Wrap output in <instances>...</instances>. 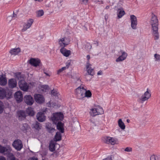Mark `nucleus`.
<instances>
[{"label":"nucleus","instance_id":"5701e85b","mask_svg":"<svg viewBox=\"0 0 160 160\" xmlns=\"http://www.w3.org/2000/svg\"><path fill=\"white\" fill-rule=\"evenodd\" d=\"M7 82V80L3 76H0V84L4 86L5 85Z\"/></svg>","mask_w":160,"mask_h":160},{"label":"nucleus","instance_id":"dca6fc26","mask_svg":"<svg viewBox=\"0 0 160 160\" xmlns=\"http://www.w3.org/2000/svg\"><path fill=\"white\" fill-rule=\"evenodd\" d=\"M60 51L64 56L66 57L69 56L71 54L70 50H67L63 47H62L60 49Z\"/></svg>","mask_w":160,"mask_h":160},{"label":"nucleus","instance_id":"0eeeda50","mask_svg":"<svg viewBox=\"0 0 160 160\" xmlns=\"http://www.w3.org/2000/svg\"><path fill=\"white\" fill-rule=\"evenodd\" d=\"M47 108H46L43 112H38L36 115L37 119L40 122H42L46 119V116L44 115V112L47 111Z\"/></svg>","mask_w":160,"mask_h":160},{"label":"nucleus","instance_id":"13d9d810","mask_svg":"<svg viewBox=\"0 0 160 160\" xmlns=\"http://www.w3.org/2000/svg\"><path fill=\"white\" fill-rule=\"evenodd\" d=\"M102 71L101 70L99 71L97 73L98 75H102Z\"/></svg>","mask_w":160,"mask_h":160},{"label":"nucleus","instance_id":"9d476101","mask_svg":"<svg viewBox=\"0 0 160 160\" xmlns=\"http://www.w3.org/2000/svg\"><path fill=\"white\" fill-rule=\"evenodd\" d=\"M103 140L104 142L108 144L113 145L116 143V141L114 138L109 136L105 137Z\"/></svg>","mask_w":160,"mask_h":160},{"label":"nucleus","instance_id":"2eb2a0df","mask_svg":"<svg viewBox=\"0 0 160 160\" xmlns=\"http://www.w3.org/2000/svg\"><path fill=\"white\" fill-rule=\"evenodd\" d=\"M40 62V61L38 59L32 58L29 60L30 63L32 65L36 67L38 66Z\"/></svg>","mask_w":160,"mask_h":160},{"label":"nucleus","instance_id":"3c124183","mask_svg":"<svg viewBox=\"0 0 160 160\" xmlns=\"http://www.w3.org/2000/svg\"><path fill=\"white\" fill-rule=\"evenodd\" d=\"M88 0H82V2L83 3L86 4L88 3Z\"/></svg>","mask_w":160,"mask_h":160},{"label":"nucleus","instance_id":"72a5a7b5","mask_svg":"<svg viewBox=\"0 0 160 160\" xmlns=\"http://www.w3.org/2000/svg\"><path fill=\"white\" fill-rule=\"evenodd\" d=\"M97 111H98V115L103 114V108L100 107V106H99L97 108Z\"/></svg>","mask_w":160,"mask_h":160},{"label":"nucleus","instance_id":"f704fd0d","mask_svg":"<svg viewBox=\"0 0 160 160\" xmlns=\"http://www.w3.org/2000/svg\"><path fill=\"white\" fill-rule=\"evenodd\" d=\"M37 16L40 17L42 16L44 14V12L42 10H39L36 12Z\"/></svg>","mask_w":160,"mask_h":160},{"label":"nucleus","instance_id":"6e6d98bb","mask_svg":"<svg viewBox=\"0 0 160 160\" xmlns=\"http://www.w3.org/2000/svg\"><path fill=\"white\" fill-rule=\"evenodd\" d=\"M0 160H6V159L3 156H0Z\"/></svg>","mask_w":160,"mask_h":160},{"label":"nucleus","instance_id":"603ef678","mask_svg":"<svg viewBox=\"0 0 160 160\" xmlns=\"http://www.w3.org/2000/svg\"><path fill=\"white\" fill-rule=\"evenodd\" d=\"M103 160H112V158L111 156H109L106 158L104 159Z\"/></svg>","mask_w":160,"mask_h":160},{"label":"nucleus","instance_id":"f257e3e1","mask_svg":"<svg viewBox=\"0 0 160 160\" xmlns=\"http://www.w3.org/2000/svg\"><path fill=\"white\" fill-rule=\"evenodd\" d=\"M150 24L152 26V33L154 39L157 40L159 38L158 32V22L157 17L155 15H152L151 19Z\"/></svg>","mask_w":160,"mask_h":160},{"label":"nucleus","instance_id":"b1692460","mask_svg":"<svg viewBox=\"0 0 160 160\" xmlns=\"http://www.w3.org/2000/svg\"><path fill=\"white\" fill-rule=\"evenodd\" d=\"M55 143L51 141L49 143V149L51 152H53L55 150Z\"/></svg>","mask_w":160,"mask_h":160},{"label":"nucleus","instance_id":"f3484780","mask_svg":"<svg viewBox=\"0 0 160 160\" xmlns=\"http://www.w3.org/2000/svg\"><path fill=\"white\" fill-rule=\"evenodd\" d=\"M122 55L118 57L116 60V62L122 61L124 60L127 56V54L124 52L121 51Z\"/></svg>","mask_w":160,"mask_h":160},{"label":"nucleus","instance_id":"052dcab7","mask_svg":"<svg viewBox=\"0 0 160 160\" xmlns=\"http://www.w3.org/2000/svg\"><path fill=\"white\" fill-rule=\"evenodd\" d=\"M44 73L46 75V76H49V77L50 76V75H49L45 71L44 72Z\"/></svg>","mask_w":160,"mask_h":160},{"label":"nucleus","instance_id":"c9c22d12","mask_svg":"<svg viewBox=\"0 0 160 160\" xmlns=\"http://www.w3.org/2000/svg\"><path fill=\"white\" fill-rule=\"evenodd\" d=\"M154 57L155 61L159 62L160 61V55L157 54H155L154 55Z\"/></svg>","mask_w":160,"mask_h":160},{"label":"nucleus","instance_id":"4c0bfd02","mask_svg":"<svg viewBox=\"0 0 160 160\" xmlns=\"http://www.w3.org/2000/svg\"><path fill=\"white\" fill-rule=\"evenodd\" d=\"M137 22H131V27L133 29H136L137 28Z\"/></svg>","mask_w":160,"mask_h":160},{"label":"nucleus","instance_id":"bf43d9fd","mask_svg":"<svg viewBox=\"0 0 160 160\" xmlns=\"http://www.w3.org/2000/svg\"><path fill=\"white\" fill-rule=\"evenodd\" d=\"M87 58L88 61L90 59V56L89 55H88L87 56Z\"/></svg>","mask_w":160,"mask_h":160},{"label":"nucleus","instance_id":"49530a36","mask_svg":"<svg viewBox=\"0 0 160 160\" xmlns=\"http://www.w3.org/2000/svg\"><path fill=\"white\" fill-rule=\"evenodd\" d=\"M125 151L127 152H131L132 151V148L130 147H127L124 150Z\"/></svg>","mask_w":160,"mask_h":160},{"label":"nucleus","instance_id":"c03bdc74","mask_svg":"<svg viewBox=\"0 0 160 160\" xmlns=\"http://www.w3.org/2000/svg\"><path fill=\"white\" fill-rule=\"evenodd\" d=\"M3 107L2 103H0V114L3 111Z\"/></svg>","mask_w":160,"mask_h":160},{"label":"nucleus","instance_id":"bb28decb","mask_svg":"<svg viewBox=\"0 0 160 160\" xmlns=\"http://www.w3.org/2000/svg\"><path fill=\"white\" fill-rule=\"evenodd\" d=\"M97 110V108H92L90 112V113L92 117H94L96 115H98V112Z\"/></svg>","mask_w":160,"mask_h":160},{"label":"nucleus","instance_id":"412c9836","mask_svg":"<svg viewBox=\"0 0 160 160\" xmlns=\"http://www.w3.org/2000/svg\"><path fill=\"white\" fill-rule=\"evenodd\" d=\"M20 48H18L12 49L9 52L12 55H16L20 52Z\"/></svg>","mask_w":160,"mask_h":160},{"label":"nucleus","instance_id":"423d86ee","mask_svg":"<svg viewBox=\"0 0 160 160\" xmlns=\"http://www.w3.org/2000/svg\"><path fill=\"white\" fill-rule=\"evenodd\" d=\"M150 97L151 94L147 90L145 92L144 94L142 95L139 98L138 102L141 103H143L145 101H147Z\"/></svg>","mask_w":160,"mask_h":160},{"label":"nucleus","instance_id":"7c9ffc66","mask_svg":"<svg viewBox=\"0 0 160 160\" xmlns=\"http://www.w3.org/2000/svg\"><path fill=\"white\" fill-rule=\"evenodd\" d=\"M16 78L20 80H23V76L20 72H18L15 73Z\"/></svg>","mask_w":160,"mask_h":160},{"label":"nucleus","instance_id":"09e8293b","mask_svg":"<svg viewBox=\"0 0 160 160\" xmlns=\"http://www.w3.org/2000/svg\"><path fill=\"white\" fill-rule=\"evenodd\" d=\"M91 66V64L89 63V61H88V62L87 63V65H86V68L87 69H89V68H90L91 67H90V66Z\"/></svg>","mask_w":160,"mask_h":160},{"label":"nucleus","instance_id":"4be33fe9","mask_svg":"<svg viewBox=\"0 0 160 160\" xmlns=\"http://www.w3.org/2000/svg\"><path fill=\"white\" fill-rule=\"evenodd\" d=\"M27 113L29 116H33L34 115V112L33 108L31 107H28L26 110Z\"/></svg>","mask_w":160,"mask_h":160},{"label":"nucleus","instance_id":"1a4fd4ad","mask_svg":"<svg viewBox=\"0 0 160 160\" xmlns=\"http://www.w3.org/2000/svg\"><path fill=\"white\" fill-rule=\"evenodd\" d=\"M34 98L35 101L38 103H42L45 101L44 98L43 96L41 94H35L34 95Z\"/></svg>","mask_w":160,"mask_h":160},{"label":"nucleus","instance_id":"7ed1b4c3","mask_svg":"<svg viewBox=\"0 0 160 160\" xmlns=\"http://www.w3.org/2000/svg\"><path fill=\"white\" fill-rule=\"evenodd\" d=\"M63 115L61 112H56L53 114L51 119L53 122L56 124L58 122H60L62 120Z\"/></svg>","mask_w":160,"mask_h":160},{"label":"nucleus","instance_id":"8fccbe9b","mask_svg":"<svg viewBox=\"0 0 160 160\" xmlns=\"http://www.w3.org/2000/svg\"><path fill=\"white\" fill-rule=\"evenodd\" d=\"M150 160H156L155 156L154 155H152L150 158Z\"/></svg>","mask_w":160,"mask_h":160},{"label":"nucleus","instance_id":"e433bc0d","mask_svg":"<svg viewBox=\"0 0 160 160\" xmlns=\"http://www.w3.org/2000/svg\"><path fill=\"white\" fill-rule=\"evenodd\" d=\"M130 20L131 22H137V21L136 17L133 15H132L130 16Z\"/></svg>","mask_w":160,"mask_h":160},{"label":"nucleus","instance_id":"864d4df0","mask_svg":"<svg viewBox=\"0 0 160 160\" xmlns=\"http://www.w3.org/2000/svg\"><path fill=\"white\" fill-rule=\"evenodd\" d=\"M28 160H38L37 158H36L35 157H33L32 158H30Z\"/></svg>","mask_w":160,"mask_h":160},{"label":"nucleus","instance_id":"0e129e2a","mask_svg":"<svg viewBox=\"0 0 160 160\" xmlns=\"http://www.w3.org/2000/svg\"><path fill=\"white\" fill-rule=\"evenodd\" d=\"M127 122L129 123L130 122V120L129 119H127Z\"/></svg>","mask_w":160,"mask_h":160},{"label":"nucleus","instance_id":"393cba45","mask_svg":"<svg viewBox=\"0 0 160 160\" xmlns=\"http://www.w3.org/2000/svg\"><path fill=\"white\" fill-rule=\"evenodd\" d=\"M118 124L119 127L122 130H124L125 128V126L124 122L121 119H119L118 121Z\"/></svg>","mask_w":160,"mask_h":160},{"label":"nucleus","instance_id":"39448f33","mask_svg":"<svg viewBox=\"0 0 160 160\" xmlns=\"http://www.w3.org/2000/svg\"><path fill=\"white\" fill-rule=\"evenodd\" d=\"M12 145L17 151H20L23 147L22 142L19 139L15 140L13 142Z\"/></svg>","mask_w":160,"mask_h":160},{"label":"nucleus","instance_id":"20e7f679","mask_svg":"<svg viewBox=\"0 0 160 160\" xmlns=\"http://www.w3.org/2000/svg\"><path fill=\"white\" fill-rule=\"evenodd\" d=\"M70 40L67 37H63L60 39L58 41V43L60 46L64 47L69 43Z\"/></svg>","mask_w":160,"mask_h":160},{"label":"nucleus","instance_id":"f8f14e48","mask_svg":"<svg viewBox=\"0 0 160 160\" xmlns=\"http://www.w3.org/2000/svg\"><path fill=\"white\" fill-rule=\"evenodd\" d=\"M24 101L28 105H32L33 102V98L30 95H27L24 96Z\"/></svg>","mask_w":160,"mask_h":160},{"label":"nucleus","instance_id":"58836bf2","mask_svg":"<svg viewBox=\"0 0 160 160\" xmlns=\"http://www.w3.org/2000/svg\"><path fill=\"white\" fill-rule=\"evenodd\" d=\"M87 70L88 74H90L91 76H93L94 75V73L93 72V69L90 68Z\"/></svg>","mask_w":160,"mask_h":160},{"label":"nucleus","instance_id":"f03ea898","mask_svg":"<svg viewBox=\"0 0 160 160\" xmlns=\"http://www.w3.org/2000/svg\"><path fill=\"white\" fill-rule=\"evenodd\" d=\"M85 89L81 85L75 90L76 94L78 99H81L84 98Z\"/></svg>","mask_w":160,"mask_h":160},{"label":"nucleus","instance_id":"5fc2aeb1","mask_svg":"<svg viewBox=\"0 0 160 160\" xmlns=\"http://www.w3.org/2000/svg\"><path fill=\"white\" fill-rule=\"evenodd\" d=\"M90 121L91 122H92V123L94 124H95V120L92 118V119H90Z\"/></svg>","mask_w":160,"mask_h":160},{"label":"nucleus","instance_id":"c756f323","mask_svg":"<svg viewBox=\"0 0 160 160\" xmlns=\"http://www.w3.org/2000/svg\"><path fill=\"white\" fill-rule=\"evenodd\" d=\"M21 129L22 131L26 130L29 128L28 125L26 123H24L20 126Z\"/></svg>","mask_w":160,"mask_h":160},{"label":"nucleus","instance_id":"680f3d73","mask_svg":"<svg viewBox=\"0 0 160 160\" xmlns=\"http://www.w3.org/2000/svg\"><path fill=\"white\" fill-rule=\"evenodd\" d=\"M109 8V6H107L106 7V9H108Z\"/></svg>","mask_w":160,"mask_h":160},{"label":"nucleus","instance_id":"ddd939ff","mask_svg":"<svg viewBox=\"0 0 160 160\" xmlns=\"http://www.w3.org/2000/svg\"><path fill=\"white\" fill-rule=\"evenodd\" d=\"M14 97L18 102H21L23 99V96L21 92L18 91L16 92L14 94Z\"/></svg>","mask_w":160,"mask_h":160},{"label":"nucleus","instance_id":"cd10ccee","mask_svg":"<svg viewBox=\"0 0 160 160\" xmlns=\"http://www.w3.org/2000/svg\"><path fill=\"white\" fill-rule=\"evenodd\" d=\"M6 96V92L3 89L0 88V99L4 98Z\"/></svg>","mask_w":160,"mask_h":160},{"label":"nucleus","instance_id":"473e14b6","mask_svg":"<svg viewBox=\"0 0 160 160\" xmlns=\"http://www.w3.org/2000/svg\"><path fill=\"white\" fill-rule=\"evenodd\" d=\"M118 17L119 18H121L123 15L125 14V12L123 10H121L118 9Z\"/></svg>","mask_w":160,"mask_h":160},{"label":"nucleus","instance_id":"e2e57ef3","mask_svg":"<svg viewBox=\"0 0 160 160\" xmlns=\"http://www.w3.org/2000/svg\"><path fill=\"white\" fill-rule=\"evenodd\" d=\"M16 14H15L14 13L13 14V15L12 17L15 18L16 17Z\"/></svg>","mask_w":160,"mask_h":160},{"label":"nucleus","instance_id":"a878e982","mask_svg":"<svg viewBox=\"0 0 160 160\" xmlns=\"http://www.w3.org/2000/svg\"><path fill=\"white\" fill-rule=\"evenodd\" d=\"M62 139V136L59 132H57L54 138V140L56 142L60 141Z\"/></svg>","mask_w":160,"mask_h":160},{"label":"nucleus","instance_id":"9b49d317","mask_svg":"<svg viewBox=\"0 0 160 160\" xmlns=\"http://www.w3.org/2000/svg\"><path fill=\"white\" fill-rule=\"evenodd\" d=\"M18 85L21 89L23 91H26L28 89V86L24 80H20L18 82Z\"/></svg>","mask_w":160,"mask_h":160},{"label":"nucleus","instance_id":"4d7b16f0","mask_svg":"<svg viewBox=\"0 0 160 160\" xmlns=\"http://www.w3.org/2000/svg\"><path fill=\"white\" fill-rule=\"evenodd\" d=\"M10 160H18V158H15V157H12V158L10 159Z\"/></svg>","mask_w":160,"mask_h":160},{"label":"nucleus","instance_id":"a18cd8bd","mask_svg":"<svg viewBox=\"0 0 160 160\" xmlns=\"http://www.w3.org/2000/svg\"><path fill=\"white\" fill-rule=\"evenodd\" d=\"M65 68H64L63 67L62 68H61L59 69L57 71V74H59L61 72L65 70Z\"/></svg>","mask_w":160,"mask_h":160},{"label":"nucleus","instance_id":"6e6552de","mask_svg":"<svg viewBox=\"0 0 160 160\" xmlns=\"http://www.w3.org/2000/svg\"><path fill=\"white\" fill-rule=\"evenodd\" d=\"M11 150L12 149L9 146L4 147L0 145V153L6 155L10 153Z\"/></svg>","mask_w":160,"mask_h":160},{"label":"nucleus","instance_id":"a19ab883","mask_svg":"<svg viewBox=\"0 0 160 160\" xmlns=\"http://www.w3.org/2000/svg\"><path fill=\"white\" fill-rule=\"evenodd\" d=\"M66 66L63 67L64 68H65V69H68L70 66L71 64V62L70 61H68L66 63Z\"/></svg>","mask_w":160,"mask_h":160},{"label":"nucleus","instance_id":"aec40b11","mask_svg":"<svg viewBox=\"0 0 160 160\" xmlns=\"http://www.w3.org/2000/svg\"><path fill=\"white\" fill-rule=\"evenodd\" d=\"M18 115L19 119L21 120L24 119L26 116L25 112L22 111H18Z\"/></svg>","mask_w":160,"mask_h":160},{"label":"nucleus","instance_id":"79ce46f5","mask_svg":"<svg viewBox=\"0 0 160 160\" xmlns=\"http://www.w3.org/2000/svg\"><path fill=\"white\" fill-rule=\"evenodd\" d=\"M92 76L87 73L85 75V78L87 81H90L92 78Z\"/></svg>","mask_w":160,"mask_h":160},{"label":"nucleus","instance_id":"a211bd4d","mask_svg":"<svg viewBox=\"0 0 160 160\" xmlns=\"http://www.w3.org/2000/svg\"><path fill=\"white\" fill-rule=\"evenodd\" d=\"M56 124L57 125V129L60 131L61 133H63L64 132V129L63 127V123H62L60 121L58 122Z\"/></svg>","mask_w":160,"mask_h":160},{"label":"nucleus","instance_id":"4468645a","mask_svg":"<svg viewBox=\"0 0 160 160\" xmlns=\"http://www.w3.org/2000/svg\"><path fill=\"white\" fill-rule=\"evenodd\" d=\"M33 19H30L23 26V28L22 29V32L26 31L32 25L33 22Z\"/></svg>","mask_w":160,"mask_h":160},{"label":"nucleus","instance_id":"ea45409f","mask_svg":"<svg viewBox=\"0 0 160 160\" xmlns=\"http://www.w3.org/2000/svg\"><path fill=\"white\" fill-rule=\"evenodd\" d=\"M46 127L47 128L48 130V131L49 132L52 133L54 132L55 130L54 128L49 127V125H47Z\"/></svg>","mask_w":160,"mask_h":160},{"label":"nucleus","instance_id":"37998d69","mask_svg":"<svg viewBox=\"0 0 160 160\" xmlns=\"http://www.w3.org/2000/svg\"><path fill=\"white\" fill-rule=\"evenodd\" d=\"M51 93L52 95L54 96H56L58 94V92L57 91L55 90H53L51 91Z\"/></svg>","mask_w":160,"mask_h":160},{"label":"nucleus","instance_id":"de8ad7c7","mask_svg":"<svg viewBox=\"0 0 160 160\" xmlns=\"http://www.w3.org/2000/svg\"><path fill=\"white\" fill-rule=\"evenodd\" d=\"M41 87L45 89V90H47L48 89L49 87L47 85H42Z\"/></svg>","mask_w":160,"mask_h":160},{"label":"nucleus","instance_id":"c85d7f7f","mask_svg":"<svg viewBox=\"0 0 160 160\" xmlns=\"http://www.w3.org/2000/svg\"><path fill=\"white\" fill-rule=\"evenodd\" d=\"M32 128L38 130L41 129L42 127L40 123L38 122H37L35 123L32 124Z\"/></svg>","mask_w":160,"mask_h":160},{"label":"nucleus","instance_id":"2f4dec72","mask_svg":"<svg viewBox=\"0 0 160 160\" xmlns=\"http://www.w3.org/2000/svg\"><path fill=\"white\" fill-rule=\"evenodd\" d=\"M92 96V93L91 91L88 90L87 91L85 89V92L84 94V98L85 97H87V98H90Z\"/></svg>","mask_w":160,"mask_h":160},{"label":"nucleus","instance_id":"6ab92c4d","mask_svg":"<svg viewBox=\"0 0 160 160\" xmlns=\"http://www.w3.org/2000/svg\"><path fill=\"white\" fill-rule=\"evenodd\" d=\"M8 85L9 87L11 88H13L16 86L17 82L15 79H11L8 81Z\"/></svg>","mask_w":160,"mask_h":160}]
</instances>
